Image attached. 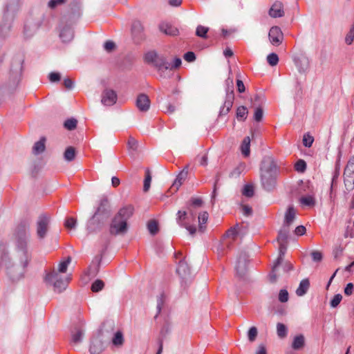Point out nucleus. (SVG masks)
Instances as JSON below:
<instances>
[{
    "label": "nucleus",
    "instance_id": "18",
    "mask_svg": "<svg viewBox=\"0 0 354 354\" xmlns=\"http://www.w3.org/2000/svg\"><path fill=\"white\" fill-rule=\"evenodd\" d=\"M136 105L140 111L147 112L150 108L151 102L146 94L141 93L137 97Z\"/></svg>",
    "mask_w": 354,
    "mask_h": 354
},
{
    "label": "nucleus",
    "instance_id": "29",
    "mask_svg": "<svg viewBox=\"0 0 354 354\" xmlns=\"http://www.w3.org/2000/svg\"><path fill=\"white\" fill-rule=\"evenodd\" d=\"M310 287V282L308 279H304L301 281L298 288L296 290L297 295L301 297L304 295Z\"/></svg>",
    "mask_w": 354,
    "mask_h": 354
},
{
    "label": "nucleus",
    "instance_id": "10",
    "mask_svg": "<svg viewBox=\"0 0 354 354\" xmlns=\"http://www.w3.org/2000/svg\"><path fill=\"white\" fill-rule=\"evenodd\" d=\"M111 212V205L109 198L106 196H102L99 201L98 206L94 214L102 218V220L106 221Z\"/></svg>",
    "mask_w": 354,
    "mask_h": 354
},
{
    "label": "nucleus",
    "instance_id": "43",
    "mask_svg": "<svg viewBox=\"0 0 354 354\" xmlns=\"http://www.w3.org/2000/svg\"><path fill=\"white\" fill-rule=\"evenodd\" d=\"M267 62L271 66H274L279 62V57L276 53H272L267 56Z\"/></svg>",
    "mask_w": 354,
    "mask_h": 354
},
{
    "label": "nucleus",
    "instance_id": "16",
    "mask_svg": "<svg viewBox=\"0 0 354 354\" xmlns=\"http://www.w3.org/2000/svg\"><path fill=\"white\" fill-rule=\"evenodd\" d=\"M247 263H248V257L245 253H241L236 261V264L235 266V270L236 272V274L243 277L247 270Z\"/></svg>",
    "mask_w": 354,
    "mask_h": 354
},
{
    "label": "nucleus",
    "instance_id": "23",
    "mask_svg": "<svg viewBox=\"0 0 354 354\" xmlns=\"http://www.w3.org/2000/svg\"><path fill=\"white\" fill-rule=\"evenodd\" d=\"M104 350L103 342L99 338H93L91 340L90 346V353L91 354H100Z\"/></svg>",
    "mask_w": 354,
    "mask_h": 354
},
{
    "label": "nucleus",
    "instance_id": "27",
    "mask_svg": "<svg viewBox=\"0 0 354 354\" xmlns=\"http://www.w3.org/2000/svg\"><path fill=\"white\" fill-rule=\"evenodd\" d=\"M295 64L300 73H304L308 68L309 61L307 57H302L295 59Z\"/></svg>",
    "mask_w": 354,
    "mask_h": 354
},
{
    "label": "nucleus",
    "instance_id": "22",
    "mask_svg": "<svg viewBox=\"0 0 354 354\" xmlns=\"http://www.w3.org/2000/svg\"><path fill=\"white\" fill-rule=\"evenodd\" d=\"M176 272L183 279L187 278L190 274V268L184 259L179 261Z\"/></svg>",
    "mask_w": 354,
    "mask_h": 354
},
{
    "label": "nucleus",
    "instance_id": "33",
    "mask_svg": "<svg viewBox=\"0 0 354 354\" xmlns=\"http://www.w3.org/2000/svg\"><path fill=\"white\" fill-rule=\"evenodd\" d=\"M304 337L302 335H299L295 337L292 343V348L294 350H299L304 347Z\"/></svg>",
    "mask_w": 354,
    "mask_h": 354
},
{
    "label": "nucleus",
    "instance_id": "7",
    "mask_svg": "<svg viewBox=\"0 0 354 354\" xmlns=\"http://www.w3.org/2000/svg\"><path fill=\"white\" fill-rule=\"evenodd\" d=\"M23 60L15 59L11 64V67L8 73V81L6 83V86L9 89L15 88L19 84L21 71H22Z\"/></svg>",
    "mask_w": 354,
    "mask_h": 354
},
{
    "label": "nucleus",
    "instance_id": "2",
    "mask_svg": "<svg viewBox=\"0 0 354 354\" xmlns=\"http://www.w3.org/2000/svg\"><path fill=\"white\" fill-rule=\"evenodd\" d=\"M133 210L132 205H127L119 209L110 224L109 232L111 234L124 235L127 232L129 228L127 221L133 215Z\"/></svg>",
    "mask_w": 354,
    "mask_h": 354
},
{
    "label": "nucleus",
    "instance_id": "11",
    "mask_svg": "<svg viewBox=\"0 0 354 354\" xmlns=\"http://www.w3.org/2000/svg\"><path fill=\"white\" fill-rule=\"evenodd\" d=\"M105 221H106L102 220V218L93 214L86 223V228L88 234L96 233L101 230Z\"/></svg>",
    "mask_w": 354,
    "mask_h": 354
},
{
    "label": "nucleus",
    "instance_id": "37",
    "mask_svg": "<svg viewBox=\"0 0 354 354\" xmlns=\"http://www.w3.org/2000/svg\"><path fill=\"white\" fill-rule=\"evenodd\" d=\"M277 333L281 339L286 337L288 333L287 327L283 324L278 323L277 324Z\"/></svg>",
    "mask_w": 354,
    "mask_h": 354
},
{
    "label": "nucleus",
    "instance_id": "28",
    "mask_svg": "<svg viewBox=\"0 0 354 354\" xmlns=\"http://www.w3.org/2000/svg\"><path fill=\"white\" fill-rule=\"evenodd\" d=\"M289 234V227L283 225L282 228L279 230L277 236V242L279 243H287L288 237Z\"/></svg>",
    "mask_w": 354,
    "mask_h": 354
},
{
    "label": "nucleus",
    "instance_id": "1",
    "mask_svg": "<svg viewBox=\"0 0 354 354\" xmlns=\"http://www.w3.org/2000/svg\"><path fill=\"white\" fill-rule=\"evenodd\" d=\"M29 227L26 224L16 227L12 236V253L10 254L6 243H0V268H4L6 275L13 282L24 277L31 261L29 250Z\"/></svg>",
    "mask_w": 354,
    "mask_h": 354
},
{
    "label": "nucleus",
    "instance_id": "58",
    "mask_svg": "<svg viewBox=\"0 0 354 354\" xmlns=\"http://www.w3.org/2000/svg\"><path fill=\"white\" fill-rule=\"evenodd\" d=\"M66 0H50L48 5L51 9L55 8L57 6L65 3Z\"/></svg>",
    "mask_w": 354,
    "mask_h": 354
},
{
    "label": "nucleus",
    "instance_id": "31",
    "mask_svg": "<svg viewBox=\"0 0 354 354\" xmlns=\"http://www.w3.org/2000/svg\"><path fill=\"white\" fill-rule=\"evenodd\" d=\"M45 141L44 138H41L39 141L36 142L32 147V152L35 155L41 153L45 150Z\"/></svg>",
    "mask_w": 354,
    "mask_h": 354
},
{
    "label": "nucleus",
    "instance_id": "61",
    "mask_svg": "<svg viewBox=\"0 0 354 354\" xmlns=\"http://www.w3.org/2000/svg\"><path fill=\"white\" fill-rule=\"evenodd\" d=\"M49 80L51 82H57L61 79V75L59 73L52 72L48 75Z\"/></svg>",
    "mask_w": 354,
    "mask_h": 354
},
{
    "label": "nucleus",
    "instance_id": "50",
    "mask_svg": "<svg viewBox=\"0 0 354 354\" xmlns=\"http://www.w3.org/2000/svg\"><path fill=\"white\" fill-rule=\"evenodd\" d=\"M162 109L165 113H166L167 114H171L175 111L176 106L174 104L168 102L162 106Z\"/></svg>",
    "mask_w": 354,
    "mask_h": 354
},
{
    "label": "nucleus",
    "instance_id": "24",
    "mask_svg": "<svg viewBox=\"0 0 354 354\" xmlns=\"http://www.w3.org/2000/svg\"><path fill=\"white\" fill-rule=\"evenodd\" d=\"M59 37L63 42H69L73 39L74 32L71 26H64L60 31Z\"/></svg>",
    "mask_w": 354,
    "mask_h": 354
},
{
    "label": "nucleus",
    "instance_id": "8",
    "mask_svg": "<svg viewBox=\"0 0 354 354\" xmlns=\"http://www.w3.org/2000/svg\"><path fill=\"white\" fill-rule=\"evenodd\" d=\"M194 218L195 213L194 210L188 208V212L181 210L178 212L176 222L180 226L185 227L190 235L194 236L196 232V227L194 225H190L188 221L193 220Z\"/></svg>",
    "mask_w": 354,
    "mask_h": 354
},
{
    "label": "nucleus",
    "instance_id": "54",
    "mask_svg": "<svg viewBox=\"0 0 354 354\" xmlns=\"http://www.w3.org/2000/svg\"><path fill=\"white\" fill-rule=\"evenodd\" d=\"M342 299V296L340 294L335 295L330 302V305L332 308H336Z\"/></svg>",
    "mask_w": 354,
    "mask_h": 354
},
{
    "label": "nucleus",
    "instance_id": "48",
    "mask_svg": "<svg viewBox=\"0 0 354 354\" xmlns=\"http://www.w3.org/2000/svg\"><path fill=\"white\" fill-rule=\"evenodd\" d=\"M226 96H229L230 94L234 95V84L233 80L230 78H228L226 82Z\"/></svg>",
    "mask_w": 354,
    "mask_h": 354
},
{
    "label": "nucleus",
    "instance_id": "59",
    "mask_svg": "<svg viewBox=\"0 0 354 354\" xmlns=\"http://www.w3.org/2000/svg\"><path fill=\"white\" fill-rule=\"evenodd\" d=\"M279 300L282 302H286L288 300V292L286 290H281L279 294Z\"/></svg>",
    "mask_w": 354,
    "mask_h": 354
},
{
    "label": "nucleus",
    "instance_id": "9",
    "mask_svg": "<svg viewBox=\"0 0 354 354\" xmlns=\"http://www.w3.org/2000/svg\"><path fill=\"white\" fill-rule=\"evenodd\" d=\"M50 216L48 214H40L36 222V233L39 240L44 239L48 232Z\"/></svg>",
    "mask_w": 354,
    "mask_h": 354
},
{
    "label": "nucleus",
    "instance_id": "6",
    "mask_svg": "<svg viewBox=\"0 0 354 354\" xmlns=\"http://www.w3.org/2000/svg\"><path fill=\"white\" fill-rule=\"evenodd\" d=\"M145 62L152 64L162 76V73L166 71H173L172 63L169 62L167 57L160 55L154 51H150L145 54Z\"/></svg>",
    "mask_w": 354,
    "mask_h": 354
},
{
    "label": "nucleus",
    "instance_id": "12",
    "mask_svg": "<svg viewBox=\"0 0 354 354\" xmlns=\"http://www.w3.org/2000/svg\"><path fill=\"white\" fill-rule=\"evenodd\" d=\"M239 224L230 227L225 234L223 239L222 245L224 248L230 249L233 242L236 239L239 235Z\"/></svg>",
    "mask_w": 354,
    "mask_h": 354
},
{
    "label": "nucleus",
    "instance_id": "15",
    "mask_svg": "<svg viewBox=\"0 0 354 354\" xmlns=\"http://www.w3.org/2000/svg\"><path fill=\"white\" fill-rule=\"evenodd\" d=\"M268 37L270 43L276 46H279L283 39V34L278 26H272L269 31Z\"/></svg>",
    "mask_w": 354,
    "mask_h": 354
},
{
    "label": "nucleus",
    "instance_id": "52",
    "mask_svg": "<svg viewBox=\"0 0 354 354\" xmlns=\"http://www.w3.org/2000/svg\"><path fill=\"white\" fill-rule=\"evenodd\" d=\"M77 221L73 217H69L66 219L64 225L67 229H74L76 227Z\"/></svg>",
    "mask_w": 354,
    "mask_h": 354
},
{
    "label": "nucleus",
    "instance_id": "32",
    "mask_svg": "<svg viewBox=\"0 0 354 354\" xmlns=\"http://www.w3.org/2000/svg\"><path fill=\"white\" fill-rule=\"evenodd\" d=\"M250 138L249 136H247L244 138L243 140L242 141L241 145V151L242 154L245 157H248L250 155Z\"/></svg>",
    "mask_w": 354,
    "mask_h": 354
},
{
    "label": "nucleus",
    "instance_id": "3",
    "mask_svg": "<svg viewBox=\"0 0 354 354\" xmlns=\"http://www.w3.org/2000/svg\"><path fill=\"white\" fill-rule=\"evenodd\" d=\"M71 261V258L68 257L66 260L59 264L57 271L53 270L46 274L45 281L47 283L53 286L55 292L59 293L66 288L70 278L67 277H63L60 273H65L66 272Z\"/></svg>",
    "mask_w": 354,
    "mask_h": 354
},
{
    "label": "nucleus",
    "instance_id": "14",
    "mask_svg": "<svg viewBox=\"0 0 354 354\" xmlns=\"http://www.w3.org/2000/svg\"><path fill=\"white\" fill-rule=\"evenodd\" d=\"M101 97V102L105 106H113L118 100L116 92L111 88H105L102 91Z\"/></svg>",
    "mask_w": 354,
    "mask_h": 354
},
{
    "label": "nucleus",
    "instance_id": "40",
    "mask_svg": "<svg viewBox=\"0 0 354 354\" xmlns=\"http://www.w3.org/2000/svg\"><path fill=\"white\" fill-rule=\"evenodd\" d=\"M300 203L306 206H314L315 204V200L312 196H306L300 198Z\"/></svg>",
    "mask_w": 354,
    "mask_h": 354
},
{
    "label": "nucleus",
    "instance_id": "4",
    "mask_svg": "<svg viewBox=\"0 0 354 354\" xmlns=\"http://www.w3.org/2000/svg\"><path fill=\"white\" fill-rule=\"evenodd\" d=\"M277 167L274 160L270 157L265 158L261 166V181L263 189L270 191L276 184Z\"/></svg>",
    "mask_w": 354,
    "mask_h": 354
},
{
    "label": "nucleus",
    "instance_id": "55",
    "mask_svg": "<svg viewBox=\"0 0 354 354\" xmlns=\"http://www.w3.org/2000/svg\"><path fill=\"white\" fill-rule=\"evenodd\" d=\"M314 141V138L313 136L309 134H305L303 137V144L306 147H310Z\"/></svg>",
    "mask_w": 354,
    "mask_h": 354
},
{
    "label": "nucleus",
    "instance_id": "53",
    "mask_svg": "<svg viewBox=\"0 0 354 354\" xmlns=\"http://www.w3.org/2000/svg\"><path fill=\"white\" fill-rule=\"evenodd\" d=\"M295 167L297 171L304 172L306 169V163L304 160L300 159L296 162Z\"/></svg>",
    "mask_w": 354,
    "mask_h": 354
},
{
    "label": "nucleus",
    "instance_id": "57",
    "mask_svg": "<svg viewBox=\"0 0 354 354\" xmlns=\"http://www.w3.org/2000/svg\"><path fill=\"white\" fill-rule=\"evenodd\" d=\"M263 111L262 108L258 107L255 109L254 114V120L257 122H261L263 119Z\"/></svg>",
    "mask_w": 354,
    "mask_h": 354
},
{
    "label": "nucleus",
    "instance_id": "20",
    "mask_svg": "<svg viewBox=\"0 0 354 354\" xmlns=\"http://www.w3.org/2000/svg\"><path fill=\"white\" fill-rule=\"evenodd\" d=\"M160 30L167 35L176 36L178 35V29L169 23L162 22L159 26Z\"/></svg>",
    "mask_w": 354,
    "mask_h": 354
},
{
    "label": "nucleus",
    "instance_id": "25",
    "mask_svg": "<svg viewBox=\"0 0 354 354\" xmlns=\"http://www.w3.org/2000/svg\"><path fill=\"white\" fill-rule=\"evenodd\" d=\"M84 335V330L81 328H75L71 333V344L75 345L82 342Z\"/></svg>",
    "mask_w": 354,
    "mask_h": 354
},
{
    "label": "nucleus",
    "instance_id": "34",
    "mask_svg": "<svg viewBox=\"0 0 354 354\" xmlns=\"http://www.w3.org/2000/svg\"><path fill=\"white\" fill-rule=\"evenodd\" d=\"M124 339L123 334L121 331H117L112 339V344L115 346L120 347L122 346L124 344Z\"/></svg>",
    "mask_w": 354,
    "mask_h": 354
},
{
    "label": "nucleus",
    "instance_id": "51",
    "mask_svg": "<svg viewBox=\"0 0 354 354\" xmlns=\"http://www.w3.org/2000/svg\"><path fill=\"white\" fill-rule=\"evenodd\" d=\"M190 206L188 208H191L192 209L201 207L203 203L202 199L200 198H192L190 200Z\"/></svg>",
    "mask_w": 354,
    "mask_h": 354
},
{
    "label": "nucleus",
    "instance_id": "35",
    "mask_svg": "<svg viewBox=\"0 0 354 354\" xmlns=\"http://www.w3.org/2000/svg\"><path fill=\"white\" fill-rule=\"evenodd\" d=\"M75 149L73 147H68L64 151V158L66 161L71 162L75 159Z\"/></svg>",
    "mask_w": 354,
    "mask_h": 354
},
{
    "label": "nucleus",
    "instance_id": "36",
    "mask_svg": "<svg viewBox=\"0 0 354 354\" xmlns=\"http://www.w3.org/2000/svg\"><path fill=\"white\" fill-rule=\"evenodd\" d=\"M37 30L35 24H26L24 26V34L26 37L29 38L32 37Z\"/></svg>",
    "mask_w": 354,
    "mask_h": 354
},
{
    "label": "nucleus",
    "instance_id": "62",
    "mask_svg": "<svg viewBox=\"0 0 354 354\" xmlns=\"http://www.w3.org/2000/svg\"><path fill=\"white\" fill-rule=\"evenodd\" d=\"M127 145H128V147L133 151L136 150L137 149V147H138V142L136 141V139H134L132 137H130L129 138V140H128V142H127Z\"/></svg>",
    "mask_w": 354,
    "mask_h": 354
},
{
    "label": "nucleus",
    "instance_id": "49",
    "mask_svg": "<svg viewBox=\"0 0 354 354\" xmlns=\"http://www.w3.org/2000/svg\"><path fill=\"white\" fill-rule=\"evenodd\" d=\"M354 39V23L352 24L349 32L347 33L346 38H345V42L348 45H351Z\"/></svg>",
    "mask_w": 354,
    "mask_h": 354
},
{
    "label": "nucleus",
    "instance_id": "21",
    "mask_svg": "<svg viewBox=\"0 0 354 354\" xmlns=\"http://www.w3.org/2000/svg\"><path fill=\"white\" fill-rule=\"evenodd\" d=\"M189 173V165H186L183 170L177 176L172 187L178 189V187L183 183V182L187 178Z\"/></svg>",
    "mask_w": 354,
    "mask_h": 354
},
{
    "label": "nucleus",
    "instance_id": "30",
    "mask_svg": "<svg viewBox=\"0 0 354 354\" xmlns=\"http://www.w3.org/2000/svg\"><path fill=\"white\" fill-rule=\"evenodd\" d=\"M208 218H209V214L207 212H203L199 214V215L198 216V230L201 232H205V230L206 229V226L205 225V224L207 223Z\"/></svg>",
    "mask_w": 354,
    "mask_h": 354
},
{
    "label": "nucleus",
    "instance_id": "39",
    "mask_svg": "<svg viewBox=\"0 0 354 354\" xmlns=\"http://www.w3.org/2000/svg\"><path fill=\"white\" fill-rule=\"evenodd\" d=\"M147 229L151 234L155 235L158 232V224L156 221L151 220L147 223Z\"/></svg>",
    "mask_w": 354,
    "mask_h": 354
},
{
    "label": "nucleus",
    "instance_id": "46",
    "mask_svg": "<svg viewBox=\"0 0 354 354\" xmlns=\"http://www.w3.org/2000/svg\"><path fill=\"white\" fill-rule=\"evenodd\" d=\"M242 194L246 197H252L254 195V187L251 185H245L243 189Z\"/></svg>",
    "mask_w": 354,
    "mask_h": 354
},
{
    "label": "nucleus",
    "instance_id": "41",
    "mask_svg": "<svg viewBox=\"0 0 354 354\" xmlns=\"http://www.w3.org/2000/svg\"><path fill=\"white\" fill-rule=\"evenodd\" d=\"M151 182V176L149 169L146 171L145 178L144 180L143 191L147 192L149 191Z\"/></svg>",
    "mask_w": 354,
    "mask_h": 354
},
{
    "label": "nucleus",
    "instance_id": "44",
    "mask_svg": "<svg viewBox=\"0 0 354 354\" xmlns=\"http://www.w3.org/2000/svg\"><path fill=\"white\" fill-rule=\"evenodd\" d=\"M104 286V283L102 280L97 279L92 283L91 290L95 292H99L102 290Z\"/></svg>",
    "mask_w": 354,
    "mask_h": 354
},
{
    "label": "nucleus",
    "instance_id": "5",
    "mask_svg": "<svg viewBox=\"0 0 354 354\" xmlns=\"http://www.w3.org/2000/svg\"><path fill=\"white\" fill-rule=\"evenodd\" d=\"M21 0H8L3 8L2 21L0 24V38H6L12 27L15 15L19 9Z\"/></svg>",
    "mask_w": 354,
    "mask_h": 354
},
{
    "label": "nucleus",
    "instance_id": "47",
    "mask_svg": "<svg viewBox=\"0 0 354 354\" xmlns=\"http://www.w3.org/2000/svg\"><path fill=\"white\" fill-rule=\"evenodd\" d=\"M257 335H258V330H257V327L252 326L251 328H250V329L248 332V337L249 341L251 342H254L256 339Z\"/></svg>",
    "mask_w": 354,
    "mask_h": 354
},
{
    "label": "nucleus",
    "instance_id": "56",
    "mask_svg": "<svg viewBox=\"0 0 354 354\" xmlns=\"http://www.w3.org/2000/svg\"><path fill=\"white\" fill-rule=\"evenodd\" d=\"M234 100V95H232V94H230L229 96H226L223 106L230 111L232 106Z\"/></svg>",
    "mask_w": 354,
    "mask_h": 354
},
{
    "label": "nucleus",
    "instance_id": "42",
    "mask_svg": "<svg viewBox=\"0 0 354 354\" xmlns=\"http://www.w3.org/2000/svg\"><path fill=\"white\" fill-rule=\"evenodd\" d=\"M77 124V120L75 118H70L66 120L64 123V127L68 130H73L76 128Z\"/></svg>",
    "mask_w": 354,
    "mask_h": 354
},
{
    "label": "nucleus",
    "instance_id": "45",
    "mask_svg": "<svg viewBox=\"0 0 354 354\" xmlns=\"http://www.w3.org/2000/svg\"><path fill=\"white\" fill-rule=\"evenodd\" d=\"M208 30L209 28L207 27H205L200 25L198 26V27L196 28V34L197 36L200 37L206 38Z\"/></svg>",
    "mask_w": 354,
    "mask_h": 354
},
{
    "label": "nucleus",
    "instance_id": "63",
    "mask_svg": "<svg viewBox=\"0 0 354 354\" xmlns=\"http://www.w3.org/2000/svg\"><path fill=\"white\" fill-rule=\"evenodd\" d=\"M311 257L314 261L319 262L322 259V254L319 251H313L311 252Z\"/></svg>",
    "mask_w": 354,
    "mask_h": 354
},
{
    "label": "nucleus",
    "instance_id": "60",
    "mask_svg": "<svg viewBox=\"0 0 354 354\" xmlns=\"http://www.w3.org/2000/svg\"><path fill=\"white\" fill-rule=\"evenodd\" d=\"M184 59L187 62H193L196 60V55L194 53L189 51L184 55Z\"/></svg>",
    "mask_w": 354,
    "mask_h": 354
},
{
    "label": "nucleus",
    "instance_id": "17",
    "mask_svg": "<svg viewBox=\"0 0 354 354\" xmlns=\"http://www.w3.org/2000/svg\"><path fill=\"white\" fill-rule=\"evenodd\" d=\"M131 33L133 39L136 42H139L144 39V27L140 21L135 20L133 21Z\"/></svg>",
    "mask_w": 354,
    "mask_h": 354
},
{
    "label": "nucleus",
    "instance_id": "13",
    "mask_svg": "<svg viewBox=\"0 0 354 354\" xmlns=\"http://www.w3.org/2000/svg\"><path fill=\"white\" fill-rule=\"evenodd\" d=\"M279 255L277 259L274 263V265L272 268L271 273L270 274V280L271 282H274L277 280V274L276 271L277 268L283 261V258L286 251L287 243H279Z\"/></svg>",
    "mask_w": 354,
    "mask_h": 354
},
{
    "label": "nucleus",
    "instance_id": "26",
    "mask_svg": "<svg viewBox=\"0 0 354 354\" xmlns=\"http://www.w3.org/2000/svg\"><path fill=\"white\" fill-rule=\"evenodd\" d=\"M296 212L292 206H289L285 214L283 225L289 227L295 218Z\"/></svg>",
    "mask_w": 354,
    "mask_h": 354
},
{
    "label": "nucleus",
    "instance_id": "38",
    "mask_svg": "<svg viewBox=\"0 0 354 354\" xmlns=\"http://www.w3.org/2000/svg\"><path fill=\"white\" fill-rule=\"evenodd\" d=\"M248 111L245 106H241L237 108L236 110V118L240 120H245L247 118Z\"/></svg>",
    "mask_w": 354,
    "mask_h": 354
},
{
    "label": "nucleus",
    "instance_id": "64",
    "mask_svg": "<svg viewBox=\"0 0 354 354\" xmlns=\"http://www.w3.org/2000/svg\"><path fill=\"white\" fill-rule=\"evenodd\" d=\"M242 212L246 216H250L252 214V207L249 205H244L242 206Z\"/></svg>",
    "mask_w": 354,
    "mask_h": 354
},
{
    "label": "nucleus",
    "instance_id": "19",
    "mask_svg": "<svg viewBox=\"0 0 354 354\" xmlns=\"http://www.w3.org/2000/svg\"><path fill=\"white\" fill-rule=\"evenodd\" d=\"M269 15L273 18L283 17L284 15L283 3L281 1L274 2L269 10Z\"/></svg>",
    "mask_w": 354,
    "mask_h": 354
}]
</instances>
